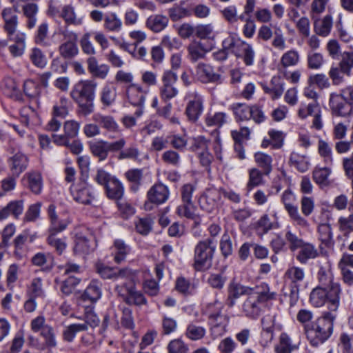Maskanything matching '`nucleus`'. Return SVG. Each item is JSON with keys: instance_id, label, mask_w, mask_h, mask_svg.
Segmentation results:
<instances>
[{"instance_id": "obj_34", "label": "nucleus", "mask_w": 353, "mask_h": 353, "mask_svg": "<svg viewBox=\"0 0 353 353\" xmlns=\"http://www.w3.org/2000/svg\"><path fill=\"white\" fill-rule=\"evenodd\" d=\"M117 88L110 83L103 85L100 92V100L105 107L112 105L117 99Z\"/></svg>"}, {"instance_id": "obj_10", "label": "nucleus", "mask_w": 353, "mask_h": 353, "mask_svg": "<svg viewBox=\"0 0 353 353\" xmlns=\"http://www.w3.org/2000/svg\"><path fill=\"white\" fill-rule=\"evenodd\" d=\"M189 101L187 103L185 114L189 121L196 122L203 111V99L196 92H193L188 94Z\"/></svg>"}, {"instance_id": "obj_31", "label": "nucleus", "mask_w": 353, "mask_h": 353, "mask_svg": "<svg viewBox=\"0 0 353 353\" xmlns=\"http://www.w3.org/2000/svg\"><path fill=\"white\" fill-rule=\"evenodd\" d=\"M23 179L27 181L28 188L35 194H39L43 188V179L40 172L31 171L26 173Z\"/></svg>"}, {"instance_id": "obj_9", "label": "nucleus", "mask_w": 353, "mask_h": 353, "mask_svg": "<svg viewBox=\"0 0 353 353\" xmlns=\"http://www.w3.org/2000/svg\"><path fill=\"white\" fill-rule=\"evenodd\" d=\"M116 290L121 296H124V301L129 305L141 306L148 304L144 294L137 290L134 283L129 285L123 283L121 285H117Z\"/></svg>"}, {"instance_id": "obj_17", "label": "nucleus", "mask_w": 353, "mask_h": 353, "mask_svg": "<svg viewBox=\"0 0 353 353\" xmlns=\"http://www.w3.org/2000/svg\"><path fill=\"white\" fill-rule=\"evenodd\" d=\"M329 104L332 112L337 116L345 117L349 114L351 110V105L341 92L340 94L332 93Z\"/></svg>"}, {"instance_id": "obj_30", "label": "nucleus", "mask_w": 353, "mask_h": 353, "mask_svg": "<svg viewBox=\"0 0 353 353\" xmlns=\"http://www.w3.org/2000/svg\"><path fill=\"white\" fill-rule=\"evenodd\" d=\"M206 328L196 322L189 323L185 328V336L192 341L202 340L206 335Z\"/></svg>"}, {"instance_id": "obj_5", "label": "nucleus", "mask_w": 353, "mask_h": 353, "mask_svg": "<svg viewBox=\"0 0 353 353\" xmlns=\"http://www.w3.org/2000/svg\"><path fill=\"white\" fill-rule=\"evenodd\" d=\"M216 245L212 239L208 238L199 241L194 249L192 267L196 271L203 272L212 265Z\"/></svg>"}, {"instance_id": "obj_29", "label": "nucleus", "mask_w": 353, "mask_h": 353, "mask_svg": "<svg viewBox=\"0 0 353 353\" xmlns=\"http://www.w3.org/2000/svg\"><path fill=\"white\" fill-rule=\"evenodd\" d=\"M259 299L254 294H250L243 304L245 314L251 318L258 316L261 312Z\"/></svg>"}, {"instance_id": "obj_37", "label": "nucleus", "mask_w": 353, "mask_h": 353, "mask_svg": "<svg viewBox=\"0 0 353 353\" xmlns=\"http://www.w3.org/2000/svg\"><path fill=\"white\" fill-rule=\"evenodd\" d=\"M298 349V346L293 343L290 336L282 332L279 338V343L275 345L276 353H292L294 350Z\"/></svg>"}, {"instance_id": "obj_2", "label": "nucleus", "mask_w": 353, "mask_h": 353, "mask_svg": "<svg viewBox=\"0 0 353 353\" xmlns=\"http://www.w3.org/2000/svg\"><path fill=\"white\" fill-rule=\"evenodd\" d=\"M97 83L92 80H81L73 87L70 96L78 104L80 112L84 116L94 111V99Z\"/></svg>"}, {"instance_id": "obj_62", "label": "nucleus", "mask_w": 353, "mask_h": 353, "mask_svg": "<svg viewBox=\"0 0 353 353\" xmlns=\"http://www.w3.org/2000/svg\"><path fill=\"white\" fill-rule=\"evenodd\" d=\"M324 63L323 56L321 53L310 52L307 56V67L312 70H318Z\"/></svg>"}, {"instance_id": "obj_19", "label": "nucleus", "mask_w": 353, "mask_h": 353, "mask_svg": "<svg viewBox=\"0 0 353 353\" xmlns=\"http://www.w3.org/2000/svg\"><path fill=\"white\" fill-rule=\"evenodd\" d=\"M196 76L197 79L203 83H221V75L214 72L213 68L208 64L199 63L196 68Z\"/></svg>"}, {"instance_id": "obj_47", "label": "nucleus", "mask_w": 353, "mask_h": 353, "mask_svg": "<svg viewBox=\"0 0 353 353\" xmlns=\"http://www.w3.org/2000/svg\"><path fill=\"white\" fill-rule=\"evenodd\" d=\"M21 121L26 126L39 123V114L30 106H26L20 110Z\"/></svg>"}, {"instance_id": "obj_42", "label": "nucleus", "mask_w": 353, "mask_h": 353, "mask_svg": "<svg viewBox=\"0 0 353 353\" xmlns=\"http://www.w3.org/2000/svg\"><path fill=\"white\" fill-rule=\"evenodd\" d=\"M317 231L319 239L325 246L330 248L334 245L332 228L330 223L319 224Z\"/></svg>"}, {"instance_id": "obj_45", "label": "nucleus", "mask_w": 353, "mask_h": 353, "mask_svg": "<svg viewBox=\"0 0 353 353\" xmlns=\"http://www.w3.org/2000/svg\"><path fill=\"white\" fill-rule=\"evenodd\" d=\"M101 296V284L97 281H91L83 294L84 300H89L91 302L97 301Z\"/></svg>"}, {"instance_id": "obj_20", "label": "nucleus", "mask_w": 353, "mask_h": 353, "mask_svg": "<svg viewBox=\"0 0 353 353\" xmlns=\"http://www.w3.org/2000/svg\"><path fill=\"white\" fill-rule=\"evenodd\" d=\"M169 195L168 188L161 183L154 184L147 192L148 201L157 205L165 203L168 199Z\"/></svg>"}, {"instance_id": "obj_16", "label": "nucleus", "mask_w": 353, "mask_h": 353, "mask_svg": "<svg viewBox=\"0 0 353 353\" xmlns=\"http://www.w3.org/2000/svg\"><path fill=\"white\" fill-rule=\"evenodd\" d=\"M221 199V192L216 188H209L201 196L199 200L200 207L208 212L214 211Z\"/></svg>"}, {"instance_id": "obj_52", "label": "nucleus", "mask_w": 353, "mask_h": 353, "mask_svg": "<svg viewBox=\"0 0 353 353\" xmlns=\"http://www.w3.org/2000/svg\"><path fill=\"white\" fill-rule=\"evenodd\" d=\"M330 79L334 85H339L345 81L344 76L350 77L351 74L347 71L342 70V68L337 65H332L328 72Z\"/></svg>"}, {"instance_id": "obj_11", "label": "nucleus", "mask_w": 353, "mask_h": 353, "mask_svg": "<svg viewBox=\"0 0 353 353\" xmlns=\"http://www.w3.org/2000/svg\"><path fill=\"white\" fill-rule=\"evenodd\" d=\"M148 93V88L137 83L125 88V95L132 105H144Z\"/></svg>"}, {"instance_id": "obj_63", "label": "nucleus", "mask_w": 353, "mask_h": 353, "mask_svg": "<svg viewBox=\"0 0 353 353\" xmlns=\"http://www.w3.org/2000/svg\"><path fill=\"white\" fill-rule=\"evenodd\" d=\"M268 135L272 142V149L278 150L283 147L285 134L282 131L272 129L268 131Z\"/></svg>"}, {"instance_id": "obj_48", "label": "nucleus", "mask_w": 353, "mask_h": 353, "mask_svg": "<svg viewBox=\"0 0 353 353\" xmlns=\"http://www.w3.org/2000/svg\"><path fill=\"white\" fill-rule=\"evenodd\" d=\"M93 250L90 241L82 235H77L74 241V253L78 255L87 254Z\"/></svg>"}, {"instance_id": "obj_46", "label": "nucleus", "mask_w": 353, "mask_h": 353, "mask_svg": "<svg viewBox=\"0 0 353 353\" xmlns=\"http://www.w3.org/2000/svg\"><path fill=\"white\" fill-rule=\"evenodd\" d=\"M336 226L343 236L349 237L350 234L353 232V213H350L348 216H339L337 220Z\"/></svg>"}, {"instance_id": "obj_7", "label": "nucleus", "mask_w": 353, "mask_h": 353, "mask_svg": "<svg viewBox=\"0 0 353 353\" xmlns=\"http://www.w3.org/2000/svg\"><path fill=\"white\" fill-rule=\"evenodd\" d=\"M178 79L176 73L171 70H165L161 77L162 84L159 88V94L163 101H169L179 94L178 89L174 86Z\"/></svg>"}, {"instance_id": "obj_15", "label": "nucleus", "mask_w": 353, "mask_h": 353, "mask_svg": "<svg viewBox=\"0 0 353 353\" xmlns=\"http://www.w3.org/2000/svg\"><path fill=\"white\" fill-rule=\"evenodd\" d=\"M18 10L11 7L3 8L1 12V17L3 22V30L9 37L14 35L18 26Z\"/></svg>"}, {"instance_id": "obj_59", "label": "nucleus", "mask_w": 353, "mask_h": 353, "mask_svg": "<svg viewBox=\"0 0 353 353\" xmlns=\"http://www.w3.org/2000/svg\"><path fill=\"white\" fill-rule=\"evenodd\" d=\"M168 353H189L188 345L181 339L171 340L167 345Z\"/></svg>"}, {"instance_id": "obj_12", "label": "nucleus", "mask_w": 353, "mask_h": 353, "mask_svg": "<svg viewBox=\"0 0 353 353\" xmlns=\"http://www.w3.org/2000/svg\"><path fill=\"white\" fill-rule=\"evenodd\" d=\"M63 134H53V143L56 145H67L68 140L75 138L79 131L80 123L75 120H68L63 123Z\"/></svg>"}, {"instance_id": "obj_55", "label": "nucleus", "mask_w": 353, "mask_h": 353, "mask_svg": "<svg viewBox=\"0 0 353 353\" xmlns=\"http://www.w3.org/2000/svg\"><path fill=\"white\" fill-rule=\"evenodd\" d=\"M245 41L230 35L225 38L222 43L223 48L235 55H239V49Z\"/></svg>"}, {"instance_id": "obj_22", "label": "nucleus", "mask_w": 353, "mask_h": 353, "mask_svg": "<svg viewBox=\"0 0 353 353\" xmlns=\"http://www.w3.org/2000/svg\"><path fill=\"white\" fill-rule=\"evenodd\" d=\"M111 255L116 263L119 264L124 261L126 256L130 253L131 248L122 239H116L110 248Z\"/></svg>"}, {"instance_id": "obj_21", "label": "nucleus", "mask_w": 353, "mask_h": 353, "mask_svg": "<svg viewBox=\"0 0 353 353\" xmlns=\"http://www.w3.org/2000/svg\"><path fill=\"white\" fill-rule=\"evenodd\" d=\"M252 289L242 285L241 284L232 281L228 287V297L225 301L226 305L229 307L234 305L236 300L243 294H250Z\"/></svg>"}, {"instance_id": "obj_25", "label": "nucleus", "mask_w": 353, "mask_h": 353, "mask_svg": "<svg viewBox=\"0 0 353 353\" xmlns=\"http://www.w3.org/2000/svg\"><path fill=\"white\" fill-rule=\"evenodd\" d=\"M60 17L67 26H81L83 21V17L77 15L74 6L71 3L62 6Z\"/></svg>"}, {"instance_id": "obj_1", "label": "nucleus", "mask_w": 353, "mask_h": 353, "mask_svg": "<svg viewBox=\"0 0 353 353\" xmlns=\"http://www.w3.org/2000/svg\"><path fill=\"white\" fill-rule=\"evenodd\" d=\"M336 318V313L323 312L314 321L305 325L304 333L312 346L318 347L330 338Z\"/></svg>"}, {"instance_id": "obj_32", "label": "nucleus", "mask_w": 353, "mask_h": 353, "mask_svg": "<svg viewBox=\"0 0 353 353\" xmlns=\"http://www.w3.org/2000/svg\"><path fill=\"white\" fill-rule=\"evenodd\" d=\"M92 119L108 132H118L120 131L119 125L112 116L95 114L92 116Z\"/></svg>"}, {"instance_id": "obj_49", "label": "nucleus", "mask_w": 353, "mask_h": 353, "mask_svg": "<svg viewBox=\"0 0 353 353\" xmlns=\"http://www.w3.org/2000/svg\"><path fill=\"white\" fill-rule=\"evenodd\" d=\"M226 122V114L222 112H208L205 123L209 127L219 128Z\"/></svg>"}, {"instance_id": "obj_4", "label": "nucleus", "mask_w": 353, "mask_h": 353, "mask_svg": "<svg viewBox=\"0 0 353 353\" xmlns=\"http://www.w3.org/2000/svg\"><path fill=\"white\" fill-rule=\"evenodd\" d=\"M223 307L224 304L218 300L208 303L205 307V312L208 318L213 339H216L227 332L230 318L227 314H223Z\"/></svg>"}, {"instance_id": "obj_41", "label": "nucleus", "mask_w": 353, "mask_h": 353, "mask_svg": "<svg viewBox=\"0 0 353 353\" xmlns=\"http://www.w3.org/2000/svg\"><path fill=\"white\" fill-rule=\"evenodd\" d=\"M256 164L259 167L264 174L268 175L272 170V157L270 154L262 152H257L254 155Z\"/></svg>"}, {"instance_id": "obj_61", "label": "nucleus", "mask_w": 353, "mask_h": 353, "mask_svg": "<svg viewBox=\"0 0 353 353\" xmlns=\"http://www.w3.org/2000/svg\"><path fill=\"white\" fill-rule=\"evenodd\" d=\"M68 114V101L62 97L59 101L53 105L52 116L64 119Z\"/></svg>"}, {"instance_id": "obj_8", "label": "nucleus", "mask_w": 353, "mask_h": 353, "mask_svg": "<svg viewBox=\"0 0 353 353\" xmlns=\"http://www.w3.org/2000/svg\"><path fill=\"white\" fill-rule=\"evenodd\" d=\"M281 201L290 217L296 224L302 228H307L309 225L307 221L299 212L298 208L295 205L296 196L290 190H285L283 192Z\"/></svg>"}, {"instance_id": "obj_28", "label": "nucleus", "mask_w": 353, "mask_h": 353, "mask_svg": "<svg viewBox=\"0 0 353 353\" xmlns=\"http://www.w3.org/2000/svg\"><path fill=\"white\" fill-rule=\"evenodd\" d=\"M34 41L36 44L42 47H49L52 41L49 37V24L43 21L39 25L34 36Z\"/></svg>"}, {"instance_id": "obj_27", "label": "nucleus", "mask_w": 353, "mask_h": 353, "mask_svg": "<svg viewBox=\"0 0 353 353\" xmlns=\"http://www.w3.org/2000/svg\"><path fill=\"white\" fill-rule=\"evenodd\" d=\"M314 20V30L316 34L325 37L331 32L333 20L330 14L324 16L322 19H312Z\"/></svg>"}, {"instance_id": "obj_23", "label": "nucleus", "mask_w": 353, "mask_h": 353, "mask_svg": "<svg viewBox=\"0 0 353 353\" xmlns=\"http://www.w3.org/2000/svg\"><path fill=\"white\" fill-rule=\"evenodd\" d=\"M301 61V54L298 50L292 48L285 51L281 55L278 66V70L295 67Z\"/></svg>"}, {"instance_id": "obj_14", "label": "nucleus", "mask_w": 353, "mask_h": 353, "mask_svg": "<svg viewBox=\"0 0 353 353\" xmlns=\"http://www.w3.org/2000/svg\"><path fill=\"white\" fill-rule=\"evenodd\" d=\"M70 191L73 199L80 203L89 204L94 199L90 188L84 181L72 184Z\"/></svg>"}, {"instance_id": "obj_58", "label": "nucleus", "mask_w": 353, "mask_h": 353, "mask_svg": "<svg viewBox=\"0 0 353 353\" xmlns=\"http://www.w3.org/2000/svg\"><path fill=\"white\" fill-rule=\"evenodd\" d=\"M331 173L329 168H316L313 171L314 181L322 186H327L329 184L328 177Z\"/></svg>"}, {"instance_id": "obj_33", "label": "nucleus", "mask_w": 353, "mask_h": 353, "mask_svg": "<svg viewBox=\"0 0 353 353\" xmlns=\"http://www.w3.org/2000/svg\"><path fill=\"white\" fill-rule=\"evenodd\" d=\"M123 23L116 12H109L104 17L103 28L109 32H119Z\"/></svg>"}, {"instance_id": "obj_50", "label": "nucleus", "mask_w": 353, "mask_h": 353, "mask_svg": "<svg viewBox=\"0 0 353 353\" xmlns=\"http://www.w3.org/2000/svg\"><path fill=\"white\" fill-rule=\"evenodd\" d=\"M296 256L297 260L305 264L308 260L316 258L318 256L316 249L311 244H303Z\"/></svg>"}, {"instance_id": "obj_13", "label": "nucleus", "mask_w": 353, "mask_h": 353, "mask_svg": "<svg viewBox=\"0 0 353 353\" xmlns=\"http://www.w3.org/2000/svg\"><path fill=\"white\" fill-rule=\"evenodd\" d=\"M61 34L68 41L59 46V52L60 55L64 59H71L77 55L79 49L76 43L77 34L71 31L64 30L61 32Z\"/></svg>"}, {"instance_id": "obj_43", "label": "nucleus", "mask_w": 353, "mask_h": 353, "mask_svg": "<svg viewBox=\"0 0 353 353\" xmlns=\"http://www.w3.org/2000/svg\"><path fill=\"white\" fill-rule=\"evenodd\" d=\"M289 163L290 165L294 167L301 172H306L310 167L308 157L306 155L300 154L295 152H292L290 154Z\"/></svg>"}, {"instance_id": "obj_60", "label": "nucleus", "mask_w": 353, "mask_h": 353, "mask_svg": "<svg viewBox=\"0 0 353 353\" xmlns=\"http://www.w3.org/2000/svg\"><path fill=\"white\" fill-rule=\"evenodd\" d=\"M85 324L74 323L67 326L63 332V339L68 342H72L76 334L79 332L85 331Z\"/></svg>"}, {"instance_id": "obj_3", "label": "nucleus", "mask_w": 353, "mask_h": 353, "mask_svg": "<svg viewBox=\"0 0 353 353\" xmlns=\"http://www.w3.org/2000/svg\"><path fill=\"white\" fill-rule=\"evenodd\" d=\"M342 294L341 288L334 285L332 288L317 286L310 292V302L316 307H321L327 303V312H332L336 314L339 307L341 296Z\"/></svg>"}, {"instance_id": "obj_51", "label": "nucleus", "mask_w": 353, "mask_h": 353, "mask_svg": "<svg viewBox=\"0 0 353 353\" xmlns=\"http://www.w3.org/2000/svg\"><path fill=\"white\" fill-rule=\"evenodd\" d=\"M168 15L172 21H177L183 18L192 16V12L182 5L175 4L168 10Z\"/></svg>"}, {"instance_id": "obj_39", "label": "nucleus", "mask_w": 353, "mask_h": 353, "mask_svg": "<svg viewBox=\"0 0 353 353\" xmlns=\"http://www.w3.org/2000/svg\"><path fill=\"white\" fill-rule=\"evenodd\" d=\"M187 50L188 52V58L194 62L200 59H203L208 51L203 44L201 41L196 40L192 41L188 45Z\"/></svg>"}, {"instance_id": "obj_18", "label": "nucleus", "mask_w": 353, "mask_h": 353, "mask_svg": "<svg viewBox=\"0 0 353 353\" xmlns=\"http://www.w3.org/2000/svg\"><path fill=\"white\" fill-rule=\"evenodd\" d=\"M28 157L21 152H17L8 159V165L14 177H18L23 172H24L28 165Z\"/></svg>"}, {"instance_id": "obj_6", "label": "nucleus", "mask_w": 353, "mask_h": 353, "mask_svg": "<svg viewBox=\"0 0 353 353\" xmlns=\"http://www.w3.org/2000/svg\"><path fill=\"white\" fill-rule=\"evenodd\" d=\"M125 145V140L123 138L113 142L99 139L90 143L89 148L92 155L101 161L107 159L110 152H115L119 151Z\"/></svg>"}, {"instance_id": "obj_38", "label": "nucleus", "mask_w": 353, "mask_h": 353, "mask_svg": "<svg viewBox=\"0 0 353 353\" xmlns=\"http://www.w3.org/2000/svg\"><path fill=\"white\" fill-rule=\"evenodd\" d=\"M318 280L319 282V286L324 288H332L334 285L341 288L339 283L334 281V276L329 266L321 267L318 272Z\"/></svg>"}, {"instance_id": "obj_40", "label": "nucleus", "mask_w": 353, "mask_h": 353, "mask_svg": "<svg viewBox=\"0 0 353 353\" xmlns=\"http://www.w3.org/2000/svg\"><path fill=\"white\" fill-rule=\"evenodd\" d=\"M125 176L130 183V190L134 192H138L142 184V170L138 168L130 169L125 173Z\"/></svg>"}, {"instance_id": "obj_54", "label": "nucleus", "mask_w": 353, "mask_h": 353, "mask_svg": "<svg viewBox=\"0 0 353 353\" xmlns=\"http://www.w3.org/2000/svg\"><path fill=\"white\" fill-rule=\"evenodd\" d=\"M254 55L255 53L252 45L244 42L239 49V55L236 56L241 58L247 66H250L254 63Z\"/></svg>"}, {"instance_id": "obj_26", "label": "nucleus", "mask_w": 353, "mask_h": 353, "mask_svg": "<svg viewBox=\"0 0 353 353\" xmlns=\"http://www.w3.org/2000/svg\"><path fill=\"white\" fill-rule=\"evenodd\" d=\"M169 19L161 14H152L145 21L146 27L153 32L158 33L163 30L168 25Z\"/></svg>"}, {"instance_id": "obj_56", "label": "nucleus", "mask_w": 353, "mask_h": 353, "mask_svg": "<svg viewBox=\"0 0 353 353\" xmlns=\"http://www.w3.org/2000/svg\"><path fill=\"white\" fill-rule=\"evenodd\" d=\"M319 105L317 101L305 103H301L297 111V115L301 119H305L308 116L314 115L316 111H319Z\"/></svg>"}, {"instance_id": "obj_53", "label": "nucleus", "mask_w": 353, "mask_h": 353, "mask_svg": "<svg viewBox=\"0 0 353 353\" xmlns=\"http://www.w3.org/2000/svg\"><path fill=\"white\" fill-rule=\"evenodd\" d=\"M61 232V231H48L49 235L47 239L48 243L54 248L59 254H61L67 247L65 238L60 239L57 237V234Z\"/></svg>"}, {"instance_id": "obj_64", "label": "nucleus", "mask_w": 353, "mask_h": 353, "mask_svg": "<svg viewBox=\"0 0 353 353\" xmlns=\"http://www.w3.org/2000/svg\"><path fill=\"white\" fill-rule=\"evenodd\" d=\"M339 345L342 353H353V334L343 332L339 336Z\"/></svg>"}, {"instance_id": "obj_24", "label": "nucleus", "mask_w": 353, "mask_h": 353, "mask_svg": "<svg viewBox=\"0 0 353 353\" xmlns=\"http://www.w3.org/2000/svg\"><path fill=\"white\" fill-rule=\"evenodd\" d=\"M88 70L93 77L105 79L110 71L107 64H99L96 57L90 56L86 60Z\"/></svg>"}, {"instance_id": "obj_35", "label": "nucleus", "mask_w": 353, "mask_h": 353, "mask_svg": "<svg viewBox=\"0 0 353 353\" xmlns=\"http://www.w3.org/2000/svg\"><path fill=\"white\" fill-rule=\"evenodd\" d=\"M48 214L51 223L48 231H63L66 228L68 221L59 218L54 204L48 206Z\"/></svg>"}, {"instance_id": "obj_57", "label": "nucleus", "mask_w": 353, "mask_h": 353, "mask_svg": "<svg viewBox=\"0 0 353 353\" xmlns=\"http://www.w3.org/2000/svg\"><path fill=\"white\" fill-rule=\"evenodd\" d=\"M29 57L34 65L39 68H44L47 65V58L43 51L39 48L31 49Z\"/></svg>"}, {"instance_id": "obj_36", "label": "nucleus", "mask_w": 353, "mask_h": 353, "mask_svg": "<svg viewBox=\"0 0 353 353\" xmlns=\"http://www.w3.org/2000/svg\"><path fill=\"white\" fill-rule=\"evenodd\" d=\"M107 196L110 199L119 200L124 193V187L122 183L116 177L105 187Z\"/></svg>"}, {"instance_id": "obj_44", "label": "nucleus", "mask_w": 353, "mask_h": 353, "mask_svg": "<svg viewBox=\"0 0 353 353\" xmlns=\"http://www.w3.org/2000/svg\"><path fill=\"white\" fill-rule=\"evenodd\" d=\"M254 295L262 303L275 300L277 293L272 290L267 283H262L256 287V294Z\"/></svg>"}]
</instances>
